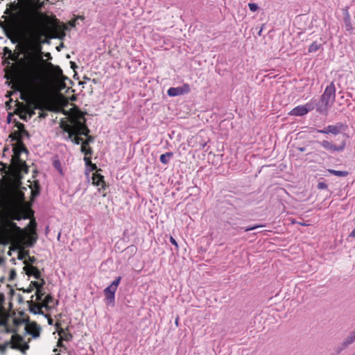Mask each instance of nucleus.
I'll list each match as a JSON object with an SVG mask.
<instances>
[{"label":"nucleus","instance_id":"nucleus-54","mask_svg":"<svg viewBox=\"0 0 355 355\" xmlns=\"http://www.w3.org/2000/svg\"><path fill=\"white\" fill-rule=\"evenodd\" d=\"M46 116H47V114H46V113H45V112H41V113H40V116H40V118L44 119V118H46Z\"/></svg>","mask_w":355,"mask_h":355},{"label":"nucleus","instance_id":"nucleus-6","mask_svg":"<svg viewBox=\"0 0 355 355\" xmlns=\"http://www.w3.org/2000/svg\"><path fill=\"white\" fill-rule=\"evenodd\" d=\"M241 214L239 213L230 214L227 213L226 216V223H228L233 229L236 230H244L245 232L256 230L259 227H264L262 225H255L251 227H242L241 225L243 220L239 217Z\"/></svg>","mask_w":355,"mask_h":355},{"label":"nucleus","instance_id":"nucleus-41","mask_svg":"<svg viewBox=\"0 0 355 355\" xmlns=\"http://www.w3.org/2000/svg\"><path fill=\"white\" fill-rule=\"evenodd\" d=\"M3 53L5 55H11L12 51L7 46L3 48Z\"/></svg>","mask_w":355,"mask_h":355},{"label":"nucleus","instance_id":"nucleus-37","mask_svg":"<svg viewBox=\"0 0 355 355\" xmlns=\"http://www.w3.org/2000/svg\"><path fill=\"white\" fill-rule=\"evenodd\" d=\"M248 7L252 12H255L259 9L258 4L255 3H249Z\"/></svg>","mask_w":355,"mask_h":355},{"label":"nucleus","instance_id":"nucleus-8","mask_svg":"<svg viewBox=\"0 0 355 355\" xmlns=\"http://www.w3.org/2000/svg\"><path fill=\"white\" fill-rule=\"evenodd\" d=\"M121 280V277H117L112 284L104 290L105 301L107 305H113L114 302L115 293Z\"/></svg>","mask_w":355,"mask_h":355},{"label":"nucleus","instance_id":"nucleus-22","mask_svg":"<svg viewBox=\"0 0 355 355\" xmlns=\"http://www.w3.org/2000/svg\"><path fill=\"white\" fill-rule=\"evenodd\" d=\"M31 189V200L34 202L35 200L40 196L41 191V186L38 180L33 182V184L30 186Z\"/></svg>","mask_w":355,"mask_h":355},{"label":"nucleus","instance_id":"nucleus-56","mask_svg":"<svg viewBox=\"0 0 355 355\" xmlns=\"http://www.w3.org/2000/svg\"><path fill=\"white\" fill-rule=\"evenodd\" d=\"M297 149L300 152H304L306 150V147H297Z\"/></svg>","mask_w":355,"mask_h":355},{"label":"nucleus","instance_id":"nucleus-55","mask_svg":"<svg viewBox=\"0 0 355 355\" xmlns=\"http://www.w3.org/2000/svg\"><path fill=\"white\" fill-rule=\"evenodd\" d=\"M63 47H64V44L61 43L59 46H58L56 47V49H57V51H60L61 50V49Z\"/></svg>","mask_w":355,"mask_h":355},{"label":"nucleus","instance_id":"nucleus-23","mask_svg":"<svg viewBox=\"0 0 355 355\" xmlns=\"http://www.w3.org/2000/svg\"><path fill=\"white\" fill-rule=\"evenodd\" d=\"M92 180L93 184L96 186H101V188L99 189V191L101 189H105L106 187V184L104 181V176L98 173H94L92 175Z\"/></svg>","mask_w":355,"mask_h":355},{"label":"nucleus","instance_id":"nucleus-16","mask_svg":"<svg viewBox=\"0 0 355 355\" xmlns=\"http://www.w3.org/2000/svg\"><path fill=\"white\" fill-rule=\"evenodd\" d=\"M313 109L314 106L312 104H309V103H307L304 105H298L294 107L290 112L289 114L292 116H304L306 114L309 112L313 110Z\"/></svg>","mask_w":355,"mask_h":355},{"label":"nucleus","instance_id":"nucleus-45","mask_svg":"<svg viewBox=\"0 0 355 355\" xmlns=\"http://www.w3.org/2000/svg\"><path fill=\"white\" fill-rule=\"evenodd\" d=\"M45 317L47 318L49 324L52 325L54 320L48 315H45Z\"/></svg>","mask_w":355,"mask_h":355},{"label":"nucleus","instance_id":"nucleus-46","mask_svg":"<svg viewBox=\"0 0 355 355\" xmlns=\"http://www.w3.org/2000/svg\"><path fill=\"white\" fill-rule=\"evenodd\" d=\"M89 166V169L90 171H96L97 170V166L96 164H93L92 162L90 164V165Z\"/></svg>","mask_w":355,"mask_h":355},{"label":"nucleus","instance_id":"nucleus-39","mask_svg":"<svg viewBox=\"0 0 355 355\" xmlns=\"http://www.w3.org/2000/svg\"><path fill=\"white\" fill-rule=\"evenodd\" d=\"M53 165L58 171H61V164L59 160H54L53 162Z\"/></svg>","mask_w":355,"mask_h":355},{"label":"nucleus","instance_id":"nucleus-43","mask_svg":"<svg viewBox=\"0 0 355 355\" xmlns=\"http://www.w3.org/2000/svg\"><path fill=\"white\" fill-rule=\"evenodd\" d=\"M83 159H84V161L85 162V165L87 166H89L90 165V164L92 163L91 158L88 157L87 156H85Z\"/></svg>","mask_w":355,"mask_h":355},{"label":"nucleus","instance_id":"nucleus-20","mask_svg":"<svg viewBox=\"0 0 355 355\" xmlns=\"http://www.w3.org/2000/svg\"><path fill=\"white\" fill-rule=\"evenodd\" d=\"M74 128L75 132L78 134V135L88 136L90 132V130L88 128L86 123L80 121H76L75 122Z\"/></svg>","mask_w":355,"mask_h":355},{"label":"nucleus","instance_id":"nucleus-35","mask_svg":"<svg viewBox=\"0 0 355 355\" xmlns=\"http://www.w3.org/2000/svg\"><path fill=\"white\" fill-rule=\"evenodd\" d=\"M87 139L85 140L83 139L82 145L83 146H89L90 143H92L94 140V137L93 136H87Z\"/></svg>","mask_w":355,"mask_h":355},{"label":"nucleus","instance_id":"nucleus-60","mask_svg":"<svg viewBox=\"0 0 355 355\" xmlns=\"http://www.w3.org/2000/svg\"><path fill=\"white\" fill-rule=\"evenodd\" d=\"M7 254L10 257L12 256V250L10 249L8 251Z\"/></svg>","mask_w":355,"mask_h":355},{"label":"nucleus","instance_id":"nucleus-59","mask_svg":"<svg viewBox=\"0 0 355 355\" xmlns=\"http://www.w3.org/2000/svg\"><path fill=\"white\" fill-rule=\"evenodd\" d=\"M60 96L61 98L64 99L65 101H67L66 96H64L62 94H60Z\"/></svg>","mask_w":355,"mask_h":355},{"label":"nucleus","instance_id":"nucleus-24","mask_svg":"<svg viewBox=\"0 0 355 355\" xmlns=\"http://www.w3.org/2000/svg\"><path fill=\"white\" fill-rule=\"evenodd\" d=\"M40 280H41L40 282H35V281L31 282V283L30 284V286L33 287V288H37L36 295H37V298L38 300H42V297L43 295L42 288H43L44 285L45 284V281L43 279H42Z\"/></svg>","mask_w":355,"mask_h":355},{"label":"nucleus","instance_id":"nucleus-2","mask_svg":"<svg viewBox=\"0 0 355 355\" xmlns=\"http://www.w3.org/2000/svg\"><path fill=\"white\" fill-rule=\"evenodd\" d=\"M40 17L47 22L46 24L31 19L20 26L21 53L29 59H42L40 55L43 53L44 44H49L51 39H62L65 36L64 24H61L55 15L49 17L40 12Z\"/></svg>","mask_w":355,"mask_h":355},{"label":"nucleus","instance_id":"nucleus-40","mask_svg":"<svg viewBox=\"0 0 355 355\" xmlns=\"http://www.w3.org/2000/svg\"><path fill=\"white\" fill-rule=\"evenodd\" d=\"M317 187L318 189H327L328 186L325 182H318Z\"/></svg>","mask_w":355,"mask_h":355},{"label":"nucleus","instance_id":"nucleus-12","mask_svg":"<svg viewBox=\"0 0 355 355\" xmlns=\"http://www.w3.org/2000/svg\"><path fill=\"white\" fill-rule=\"evenodd\" d=\"M12 141H17L12 146L13 155L12 159L20 158V155L22 153H28V150L24 144L22 142V138L12 137V135L9 136Z\"/></svg>","mask_w":355,"mask_h":355},{"label":"nucleus","instance_id":"nucleus-26","mask_svg":"<svg viewBox=\"0 0 355 355\" xmlns=\"http://www.w3.org/2000/svg\"><path fill=\"white\" fill-rule=\"evenodd\" d=\"M59 127L62 130V135L67 133L69 135V132H73L75 130L74 124L73 125L69 124L67 121H66L64 119L60 120Z\"/></svg>","mask_w":355,"mask_h":355},{"label":"nucleus","instance_id":"nucleus-10","mask_svg":"<svg viewBox=\"0 0 355 355\" xmlns=\"http://www.w3.org/2000/svg\"><path fill=\"white\" fill-rule=\"evenodd\" d=\"M315 143H317L320 146H322L323 148H324L325 150H327L331 153L343 152L346 147V140L345 139L341 141L338 145H336L333 142L327 141V140L316 141Z\"/></svg>","mask_w":355,"mask_h":355},{"label":"nucleus","instance_id":"nucleus-19","mask_svg":"<svg viewBox=\"0 0 355 355\" xmlns=\"http://www.w3.org/2000/svg\"><path fill=\"white\" fill-rule=\"evenodd\" d=\"M228 204L233 206L235 209H239L245 207L248 205L250 202L248 200H243L241 198L232 197L230 199L227 200Z\"/></svg>","mask_w":355,"mask_h":355},{"label":"nucleus","instance_id":"nucleus-38","mask_svg":"<svg viewBox=\"0 0 355 355\" xmlns=\"http://www.w3.org/2000/svg\"><path fill=\"white\" fill-rule=\"evenodd\" d=\"M27 256H28V251H26L24 252H20L18 253L17 259L19 260H24Z\"/></svg>","mask_w":355,"mask_h":355},{"label":"nucleus","instance_id":"nucleus-15","mask_svg":"<svg viewBox=\"0 0 355 355\" xmlns=\"http://www.w3.org/2000/svg\"><path fill=\"white\" fill-rule=\"evenodd\" d=\"M12 160V166L15 171L16 173H28L29 171V167L26 163L25 161L22 160L21 158L11 159Z\"/></svg>","mask_w":355,"mask_h":355},{"label":"nucleus","instance_id":"nucleus-64","mask_svg":"<svg viewBox=\"0 0 355 355\" xmlns=\"http://www.w3.org/2000/svg\"><path fill=\"white\" fill-rule=\"evenodd\" d=\"M354 335V338H355V329L351 332Z\"/></svg>","mask_w":355,"mask_h":355},{"label":"nucleus","instance_id":"nucleus-11","mask_svg":"<svg viewBox=\"0 0 355 355\" xmlns=\"http://www.w3.org/2000/svg\"><path fill=\"white\" fill-rule=\"evenodd\" d=\"M46 66L55 81L62 82L64 84V81L69 80V78L63 74V71L60 66L55 65L50 62H46Z\"/></svg>","mask_w":355,"mask_h":355},{"label":"nucleus","instance_id":"nucleus-36","mask_svg":"<svg viewBox=\"0 0 355 355\" xmlns=\"http://www.w3.org/2000/svg\"><path fill=\"white\" fill-rule=\"evenodd\" d=\"M17 277V272L15 269H11L9 273L8 280L10 282L13 281Z\"/></svg>","mask_w":355,"mask_h":355},{"label":"nucleus","instance_id":"nucleus-14","mask_svg":"<svg viewBox=\"0 0 355 355\" xmlns=\"http://www.w3.org/2000/svg\"><path fill=\"white\" fill-rule=\"evenodd\" d=\"M321 98L329 105H332L334 103L336 98V87L334 82H331L328 86H327L324 92L321 96Z\"/></svg>","mask_w":355,"mask_h":355},{"label":"nucleus","instance_id":"nucleus-52","mask_svg":"<svg viewBox=\"0 0 355 355\" xmlns=\"http://www.w3.org/2000/svg\"><path fill=\"white\" fill-rule=\"evenodd\" d=\"M24 292L31 293L33 291V287L29 286L26 290L23 289Z\"/></svg>","mask_w":355,"mask_h":355},{"label":"nucleus","instance_id":"nucleus-49","mask_svg":"<svg viewBox=\"0 0 355 355\" xmlns=\"http://www.w3.org/2000/svg\"><path fill=\"white\" fill-rule=\"evenodd\" d=\"M8 59H9V60H12V61H15V60H16V59H17V56H16V55H15L13 54V53H12V55H8Z\"/></svg>","mask_w":355,"mask_h":355},{"label":"nucleus","instance_id":"nucleus-33","mask_svg":"<svg viewBox=\"0 0 355 355\" xmlns=\"http://www.w3.org/2000/svg\"><path fill=\"white\" fill-rule=\"evenodd\" d=\"M28 259L24 261L25 266H33L34 263H37V259L35 257L27 256Z\"/></svg>","mask_w":355,"mask_h":355},{"label":"nucleus","instance_id":"nucleus-53","mask_svg":"<svg viewBox=\"0 0 355 355\" xmlns=\"http://www.w3.org/2000/svg\"><path fill=\"white\" fill-rule=\"evenodd\" d=\"M71 67L74 70L76 68H77V65L74 62H70Z\"/></svg>","mask_w":355,"mask_h":355},{"label":"nucleus","instance_id":"nucleus-1","mask_svg":"<svg viewBox=\"0 0 355 355\" xmlns=\"http://www.w3.org/2000/svg\"><path fill=\"white\" fill-rule=\"evenodd\" d=\"M12 188L10 192V203L5 210V216L8 220L0 230V245L24 244L26 247L33 248L36 243L38 236L36 232V222L31 220L28 231L21 228L14 220L19 221L27 219V202L24 191L26 187L21 186Z\"/></svg>","mask_w":355,"mask_h":355},{"label":"nucleus","instance_id":"nucleus-51","mask_svg":"<svg viewBox=\"0 0 355 355\" xmlns=\"http://www.w3.org/2000/svg\"><path fill=\"white\" fill-rule=\"evenodd\" d=\"M4 301V295L3 293H0V304H2Z\"/></svg>","mask_w":355,"mask_h":355},{"label":"nucleus","instance_id":"nucleus-63","mask_svg":"<svg viewBox=\"0 0 355 355\" xmlns=\"http://www.w3.org/2000/svg\"><path fill=\"white\" fill-rule=\"evenodd\" d=\"M70 26H73V27L75 26V22L74 21H71L70 22Z\"/></svg>","mask_w":355,"mask_h":355},{"label":"nucleus","instance_id":"nucleus-57","mask_svg":"<svg viewBox=\"0 0 355 355\" xmlns=\"http://www.w3.org/2000/svg\"><path fill=\"white\" fill-rule=\"evenodd\" d=\"M5 263V258L0 257V265H3Z\"/></svg>","mask_w":355,"mask_h":355},{"label":"nucleus","instance_id":"nucleus-21","mask_svg":"<svg viewBox=\"0 0 355 355\" xmlns=\"http://www.w3.org/2000/svg\"><path fill=\"white\" fill-rule=\"evenodd\" d=\"M23 270L28 276H33L37 279H42L41 272L34 266H24Z\"/></svg>","mask_w":355,"mask_h":355},{"label":"nucleus","instance_id":"nucleus-30","mask_svg":"<svg viewBox=\"0 0 355 355\" xmlns=\"http://www.w3.org/2000/svg\"><path fill=\"white\" fill-rule=\"evenodd\" d=\"M322 48V44L317 42H313L309 47L308 52L309 53H315Z\"/></svg>","mask_w":355,"mask_h":355},{"label":"nucleus","instance_id":"nucleus-31","mask_svg":"<svg viewBox=\"0 0 355 355\" xmlns=\"http://www.w3.org/2000/svg\"><path fill=\"white\" fill-rule=\"evenodd\" d=\"M355 341V338H354V335L350 333L349 336H347L345 340H343V345L344 347H347Z\"/></svg>","mask_w":355,"mask_h":355},{"label":"nucleus","instance_id":"nucleus-4","mask_svg":"<svg viewBox=\"0 0 355 355\" xmlns=\"http://www.w3.org/2000/svg\"><path fill=\"white\" fill-rule=\"evenodd\" d=\"M23 328L33 338L40 337L41 328L36 322H29L25 312H0V331L17 333Z\"/></svg>","mask_w":355,"mask_h":355},{"label":"nucleus","instance_id":"nucleus-13","mask_svg":"<svg viewBox=\"0 0 355 355\" xmlns=\"http://www.w3.org/2000/svg\"><path fill=\"white\" fill-rule=\"evenodd\" d=\"M62 317V314L60 313L57 315H55V326H56V329L58 332V334L60 336V339L58 340V346L60 347H62V340H65V341H69L71 340L72 338V335L71 334L66 331L63 328L60 327V326L61 325L60 324V318Z\"/></svg>","mask_w":355,"mask_h":355},{"label":"nucleus","instance_id":"nucleus-7","mask_svg":"<svg viewBox=\"0 0 355 355\" xmlns=\"http://www.w3.org/2000/svg\"><path fill=\"white\" fill-rule=\"evenodd\" d=\"M347 128H348L347 125H346L342 122H338L334 125H329L321 130L316 129V128H312L313 130L311 132L315 131L316 132L325 134V135H328V134L331 133L334 135H337L340 134L343 132L346 131Z\"/></svg>","mask_w":355,"mask_h":355},{"label":"nucleus","instance_id":"nucleus-50","mask_svg":"<svg viewBox=\"0 0 355 355\" xmlns=\"http://www.w3.org/2000/svg\"><path fill=\"white\" fill-rule=\"evenodd\" d=\"M12 116V115L11 113H9L8 114V116H7V122H8V123H10L11 122Z\"/></svg>","mask_w":355,"mask_h":355},{"label":"nucleus","instance_id":"nucleus-42","mask_svg":"<svg viewBox=\"0 0 355 355\" xmlns=\"http://www.w3.org/2000/svg\"><path fill=\"white\" fill-rule=\"evenodd\" d=\"M170 242L175 246L176 249H178V242L175 241V239L173 236H170Z\"/></svg>","mask_w":355,"mask_h":355},{"label":"nucleus","instance_id":"nucleus-9","mask_svg":"<svg viewBox=\"0 0 355 355\" xmlns=\"http://www.w3.org/2000/svg\"><path fill=\"white\" fill-rule=\"evenodd\" d=\"M1 18L5 19L6 21H0V27L3 30L5 35L10 38V35L15 33L17 30V23L13 17L7 19L5 15Z\"/></svg>","mask_w":355,"mask_h":355},{"label":"nucleus","instance_id":"nucleus-5","mask_svg":"<svg viewBox=\"0 0 355 355\" xmlns=\"http://www.w3.org/2000/svg\"><path fill=\"white\" fill-rule=\"evenodd\" d=\"M40 56H42V59H30L34 62V64L32 65L29 70L26 73V80L22 83V86L24 89H33L35 88V78L36 75L35 63L37 62L46 63V60L43 59L44 57L46 58L47 60H52V56L49 52H43V53H41Z\"/></svg>","mask_w":355,"mask_h":355},{"label":"nucleus","instance_id":"nucleus-25","mask_svg":"<svg viewBox=\"0 0 355 355\" xmlns=\"http://www.w3.org/2000/svg\"><path fill=\"white\" fill-rule=\"evenodd\" d=\"M80 135H78V134L75 132V130L69 132V135H64L63 134V138L65 140H71L74 144L79 145L80 144H82L83 142V138L79 137Z\"/></svg>","mask_w":355,"mask_h":355},{"label":"nucleus","instance_id":"nucleus-27","mask_svg":"<svg viewBox=\"0 0 355 355\" xmlns=\"http://www.w3.org/2000/svg\"><path fill=\"white\" fill-rule=\"evenodd\" d=\"M15 126L19 129V130L15 131V132L10 134V135H12V137L22 138L21 136H20V132L22 131V130L25 129L24 124L19 121H15Z\"/></svg>","mask_w":355,"mask_h":355},{"label":"nucleus","instance_id":"nucleus-18","mask_svg":"<svg viewBox=\"0 0 355 355\" xmlns=\"http://www.w3.org/2000/svg\"><path fill=\"white\" fill-rule=\"evenodd\" d=\"M190 92V87L188 84H184L182 87H170L167 94L169 96H178Z\"/></svg>","mask_w":355,"mask_h":355},{"label":"nucleus","instance_id":"nucleus-62","mask_svg":"<svg viewBox=\"0 0 355 355\" xmlns=\"http://www.w3.org/2000/svg\"><path fill=\"white\" fill-rule=\"evenodd\" d=\"M10 261L13 263V264H15L16 263V261H15V259L12 258Z\"/></svg>","mask_w":355,"mask_h":355},{"label":"nucleus","instance_id":"nucleus-48","mask_svg":"<svg viewBox=\"0 0 355 355\" xmlns=\"http://www.w3.org/2000/svg\"><path fill=\"white\" fill-rule=\"evenodd\" d=\"M43 107H44V105L42 103V101H39V102H37V105L35 106V108L42 110L43 108Z\"/></svg>","mask_w":355,"mask_h":355},{"label":"nucleus","instance_id":"nucleus-44","mask_svg":"<svg viewBox=\"0 0 355 355\" xmlns=\"http://www.w3.org/2000/svg\"><path fill=\"white\" fill-rule=\"evenodd\" d=\"M4 14L8 15H11V17H13L15 19V16L10 8L6 9Z\"/></svg>","mask_w":355,"mask_h":355},{"label":"nucleus","instance_id":"nucleus-61","mask_svg":"<svg viewBox=\"0 0 355 355\" xmlns=\"http://www.w3.org/2000/svg\"><path fill=\"white\" fill-rule=\"evenodd\" d=\"M45 307H46V309L47 310H48L49 309H50V308H51V307H50V306H49V302H48V301H47V302H46V306Z\"/></svg>","mask_w":355,"mask_h":355},{"label":"nucleus","instance_id":"nucleus-3","mask_svg":"<svg viewBox=\"0 0 355 355\" xmlns=\"http://www.w3.org/2000/svg\"><path fill=\"white\" fill-rule=\"evenodd\" d=\"M23 328L33 338L40 337L41 328L36 322H29L25 312H0V331L17 333Z\"/></svg>","mask_w":355,"mask_h":355},{"label":"nucleus","instance_id":"nucleus-29","mask_svg":"<svg viewBox=\"0 0 355 355\" xmlns=\"http://www.w3.org/2000/svg\"><path fill=\"white\" fill-rule=\"evenodd\" d=\"M328 172L331 175L338 177H347L349 175V172L347 171H336L334 169H328Z\"/></svg>","mask_w":355,"mask_h":355},{"label":"nucleus","instance_id":"nucleus-17","mask_svg":"<svg viewBox=\"0 0 355 355\" xmlns=\"http://www.w3.org/2000/svg\"><path fill=\"white\" fill-rule=\"evenodd\" d=\"M309 103L312 104L314 106V109L316 110V112L320 114H327L328 109L331 106V105L324 101L321 97L317 102H315V101H311Z\"/></svg>","mask_w":355,"mask_h":355},{"label":"nucleus","instance_id":"nucleus-58","mask_svg":"<svg viewBox=\"0 0 355 355\" xmlns=\"http://www.w3.org/2000/svg\"><path fill=\"white\" fill-rule=\"evenodd\" d=\"M20 119L24 120V121H27L26 115H21V116H20Z\"/></svg>","mask_w":355,"mask_h":355},{"label":"nucleus","instance_id":"nucleus-34","mask_svg":"<svg viewBox=\"0 0 355 355\" xmlns=\"http://www.w3.org/2000/svg\"><path fill=\"white\" fill-rule=\"evenodd\" d=\"M137 250V248L135 245H131L128 247H127L125 250V251L127 252V253H129L130 254V255H133L136 253Z\"/></svg>","mask_w":355,"mask_h":355},{"label":"nucleus","instance_id":"nucleus-47","mask_svg":"<svg viewBox=\"0 0 355 355\" xmlns=\"http://www.w3.org/2000/svg\"><path fill=\"white\" fill-rule=\"evenodd\" d=\"M20 134H21L22 135L27 137H30L29 132L26 129L22 130V131L20 132Z\"/></svg>","mask_w":355,"mask_h":355},{"label":"nucleus","instance_id":"nucleus-32","mask_svg":"<svg viewBox=\"0 0 355 355\" xmlns=\"http://www.w3.org/2000/svg\"><path fill=\"white\" fill-rule=\"evenodd\" d=\"M80 151H81V153L85 154V156L92 155L93 153L92 148L91 147H89V146H87L81 145Z\"/></svg>","mask_w":355,"mask_h":355},{"label":"nucleus","instance_id":"nucleus-28","mask_svg":"<svg viewBox=\"0 0 355 355\" xmlns=\"http://www.w3.org/2000/svg\"><path fill=\"white\" fill-rule=\"evenodd\" d=\"M173 156V153L172 152H167L164 154L161 155L160 156V162L164 164H168L170 159Z\"/></svg>","mask_w":355,"mask_h":355}]
</instances>
